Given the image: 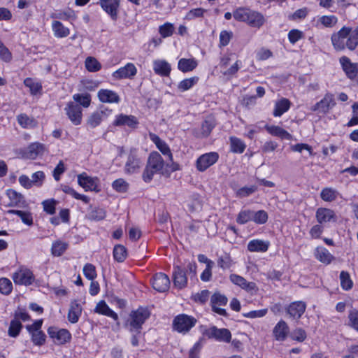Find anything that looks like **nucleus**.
Wrapping results in <instances>:
<instances>
[{
    "label": "nucleus",
    "mask_w": 358,
    "mask_h": 358,
    "mask_svg": "<svg viewBox=\"0 0 358 358\" xmlns=\"http://www.w3.org/2000/svg\"><path fill=\"white\" fill-rule=\"evenodd\" d=\"M331 42L334 49L337 52L345 49L354 51L358 46V25L355 28L343 26L340 30L331 34Z\"/></svg>",
    "instance_id": "nucleus-1"
},
{
    "label": "nucleus",
    "mask_w": 358,
    "mask_h": 358,
    "mask_svg": "<svg viewBox=\"0 0 358 358\" xmlns=\"http://www.w3.org/2000/svg\"><path fill=\"white\" fill-rule=\"evenodd\" d=\"M233 16L239 22H245L254 28H260L266 22V18L261 13L248 7H240L234 11Z\"/></svg>",
    "instance_id": "nucleus-2"
},
{
    "label": "nucleus",
    "mask_w": 358,
    "mask_h": 358,
    "mask_svg": "<svg viewBox=\"0 0 358 358\" xmlns=\"http://www.w3.org/2000/svg\"><path fill=\"white\" fill-rule=\"evenodd\" d=\"M165 163L157 152H152L148 158L147 164L142 174L144 182H150L155 174L162 173Z\"/></svg>",
    "instance_id": "nucleus-3"
},
{
    "label": "nucleus",
    "mask_w": 358,
    "mask_h": 358,
    "mask_svg": "<svg viewBox=\"0 0 358 358\" xmlns=\"http://www.w3.org/2000/svg\"><path fill=\"white\" fill-rule=\"evenodd\" d=\"M149 317L150 312L146 308L140 307L137 310L132 311L130 314L129 322L131 331L135 330L139 332L143 324Z\"/></svg>",
    "instance_id": "nucleus-4"
},
{
    "label": "nucleus",
    "mask_w": 358,
    "mask_h": 358,
    "mask_svg": "<svg viewBox=\"0 0 358 358\" xmlns=\"http://www.w3.org/2000/svg\"><path fill=\"white\" fill-rule=\"evenodd\" d=\"M196 323V320L192 316L180 314L173 321V329L179 333H187Z\"/></svg>",
    "instance_id": "nucleus-5"
},
{
    "label": "nucleus",
    "mask_w": 358,
    "mask_h": 358,
    "mask_svg": "<svg viewBox=\"0 0 358 358\" xmlns=\"http://www.w3.org/2000/svg\"><path fill=\"white\" fill-rule=\"evenodd\" d=\"M43 324V320H38L32 324L26 326V329L31 336V341L34 345L38 346L43 345L45 342V335L41 331V326Z\"/></svg>",
    "instance_id": "nucleus-6"
},
{
    "label": "nucleus",
    "mask_w": 358,
    "mask_h": 358,
    "mask_svg": "<svg viewBox=\"0 0 358 358\" xmlns=\"http://www.w3.org/2000/svg\"><path fill=\"white\" fill-rule=\"evenodd\" d=\"M203 334L208 338H213L220 342L229 343L231 339V334L229 329H218L215 326L206 329Z\"/></svg>",
    "instance_id": "nucleus-7"
},
{
    "label": "nucleus",
    "mask_w": 358,
    "mask_h": 358,
    "mask_svg": "<svg viewBox=\"0 0 358 358\" xmlns=\"http://www.w3.org/2000/svg\"><path fill=\"white\" fill-rule=\"evenodd\" d=\"M339 63L348 79L358 80V62H352L347 56H342L339 58Z\"/></svg>",
    "instance_id": "nucleus-8"
},
{
    "label": "nucleus",
    "mask_w": 358,
    "mask_h": 358,
    "mask_svg": "<svg viewBox=\"0 0 358 358\" xmlns=\"http://www.w3.org/2000/svg\"><path fill=\"white\" fill-rule=\"evenodd\" d=\"M218 158V154L215 152L203 154L197 159L196 167L199 171L203 172L215 164Z\"/></svg>",
    "instance_id": "nucleus-9"
},
{
    "label": "nucleus",
    "mask_w": 358,
    "mask_h": 358,
    "mask_svg": "<svg viewBox=\"0 0 358 358\" xmlns=\"http://www.w3.org/2000/svg\"><path fill=\"white\" fill-rule=\"evenodd\" d=\"M229 280L233 284L240 287L241 289L252 294L257 293L258 291V287L255 282H248L246 279L239 275L231 274L229 275Z\"/></svg>",
    "instance_id": "nucleus-10"
},
{
    "label": "nucleus",
    "mask_w": 358,
    "mask_h": 358,
    "mask_svg": "<svg viewBox=\"0 0 358 358\" xmlns=\"http://www.w3.org/2000/svg\"><path fill=\"white\" fill-rule=\"evenodd\" d=\"M66 113L71 122L75 125H78L82 121V108L75 102H69L64 108Z\"/></svg>",
    "instance_id": "nucleus-11"
},
{
    "label": "nucleus",
    "mask_w": 358,
    "mask_h": 358,
    "mask_svg": "<svg viewBox=\"0 0 358 358\" xmlns=\"http://www.w3.org/2000/svg\"><path fill=\"white\" fill-rule=\"evenodd\" d=\"M141 164V159L137 155L136 151L131 150L124 166V171L127 174L135 173L138 171Z\"/></svg>",
    "instance_id": "nucleus-12"
},
{
    "label": "nucleus",
    "mask_w": 358,
    "mask_h": 358,
    "mask_svg": "<svg viewBox=\"0 0 358 358\" xmlns=\"http://www.w3.org/2000/svg\"><path fill=\"white\" fill-rule=\"evenodd\" d=\"M48 334L57 344H64L69 341L71 338V335L67 329H59L55 327H49Z\"/></svg>",
    "instance_id": "nucleus-13"
},
{
    "label": "nucleus",
    "mask_w": 358,
    "mask_h": 358,
    "mask_svg": "<svg viewBox=\"0 0 358 358\" xmlns=\"http://www.w3.org/2000/svg\"><path fill=\"white\" fill-rule=\"evenodd\" d=\"M216 123L213 117H207L201 124V127L194 129V135L199 138L208 137L215 127Z\"/></svg>",
    "instance_id": "nucleus-14"
},
{
    "label": "nucleus",
    "mask_w": 358,
    "mask_h": 358,
    "mask_svg": "<svg viewBox=\"0 0 358 358\" xmlns=\"http://www.w3.org/2000/svg\"><path fill=\"white\" fill-rule=\"evenodd\" d=\"M336 105L334 95L331 93H327L323 99L316 103L313 107V111H320L323 113H327Z\"/></svg>",
    "instance_id": "nucleus-15"
},
{
    "label": "nucleus",
    "mask_w": 358,
    "mask_h": 358,
    "mask_svg": "<svg viewBox=\"0 0 358 358\" xmlns=\"http://www.w3.org/2000/svg\"><path fill=\"white\" fill-rule=\"evenodd\" d=\"M98 180L97 178L90 177L85 172L78 175V183L85 191H99L97 185Z\"/></svg>",
    "instance_id": "nucleus-16"
},
{
    "label": "nucleus",
    "mask_w": 358,
    "mask_h": 358,
    "mask_svg": "<svg viewBox=\"0 0 358 358\" xmlns=\"http://www.w3.org/2000/svg\"><path fill=\"white\" fill-rule=\"evenodd\" d=\"M170 284L169 278L163 273H156L152 278V287L159 292H166L169 289Z\"/></svg>",
    "instance_id": "nucleus-17"
},
{
    "label": "nucleus",
    "mask_w": 358,
    "mask_h": 358,
    "mask_svg": "<svg viewBox=\"0 0 358 358\" xmlns=\"http://www.w3.org/2000/svg\"><path fill=\"white\" fill-rule=\"evenodd\" d=\"M120 1V0H99L101 7L110 15L113 21L117 19Z\"/></svg>",
    "instance_id": "nucleus-18"
},
{
    "label": "nucleus",
    "mask_w": 358,
    "mask_h": 358,
    "mask_svg": "<svg viewBox=\"0 0 358 358\" xmlns=\"http://www.w3.org/2000/svg\"><path fill=\"white\" fill-rule=\"evenodd\" d=\"M306 305L303 301H297L291 303L287 308L286 312L290 317L299 320L304 313Z\"/></svg>",
    "instance_id": "nucleus-19"
},
{
    "label": "nucleus",
    "mask_w": 358,
    "mask_h": 358,
    "mask_svg": "<svg viewBox=\"0 0 358 358\" xmlns=\"http://www.w3.org/2000/svg\"><path fill=\"white\" fill-rule=\"evenodd\" d=\"M137 73L134 64L127 63L124 66L120 68L113 73V78L117 80L132 78Z\"/></svg>",
    "instance_id": "nucleus-20"
},
{
    "label": "nucleus",
    "mask_w": 358,
    "mask_h": 358,
    "mask_svg": "<svg viewBox=\"0 0 358 358\" xmlns=\"http://www.w3.org/2000/svg\"><path fill=\"white\" fill-rule=\"evenodd\" d=\"M150 140L155 144L159 150L164 155L168 156L170 161L173 160V155L166 143L162 140L157 135L153 133L149 134Z\"/></svg>",
    "instance_id": "nucleus-21"
},
{
    "label": "nucleus",
    "mask_w": 358,
    "mask_h": 358,
    "mask_svg": "<svg viewBox=\"0 0 358 358\" xmlns=\"http://www.w3.org/2000/svg\"><path fill=\"white\" fill-rule=\"evenodd\" d=\"M98 98L101 102L118 103L120 101L119 95L110 90L101 89L98 92Z\"/></svg>",
    "instance_id": "nucleus-22"
},
{
    "label": "nucleus",
    "mask_w": 358,
    "mask_h": 358,
    "mask_svg": "<svg viewBox=\"0 0 358 358\" xmlns=\"http://www.w3.org/2000/svg\"><path fill=\"white\" fill-rule=\"evenodd\" d=\"M173 278L174 286L177 288L182 289L187 285L186 272L178 266L174 267Z\"/></svg>",
    "instance_id": "nucleus-23"
},
{
    "label": "nucleus",
    "mask_w": 358,
    "mask_h": 358,
    "mask_svg": "<svg viewBox=\"0 0 358 358\" xmlns=\"http://www.w3.org/2000/svg\"><path fill=\"white\" fill-rule=\"evenodd\" d=\"M138 124V121L135 116L124 114H120L116 116V118L113 122L115 126H127L130 128H135Z\"/></svg>",
    "instance_id": "nucleus-24"
},
{
    "label": "nucleus",
    "mask_w": 358,
    "mask_h": 358,
    "mask_svg": "<svg viewBox=\"0 0 358 358\" xmlns=\"http://www.w3.org/2000/svg\"><path fill=\"white\" fill-rule=\"evenodd\" d=\"M289 327L284 320L279 321L273 329V334L276 341H284L289 333Z\"/></svg>",
    "instance_id": "nucleus-25"
},
{
    "label": "nucleus",
    "mask_w": 358,
    "mask_h": 358,
    "mask_svg": "<svg viewBox=\"0 0 358 358\" xmlns=\"http://www.w3.org/2000/svg\"><path fill=\"white\" fill-rule=\"evenodd\" d=\"M82 306L77 300H73L70 303V307L68 312V320L75 324L78 322L82 313Z\"/></svg>",
    "instance_id": "nucleus-26"
},
{
    "label": "nucleus",
    "mask_w": 358,
    "mask_h": 358,
    "mask_svg": "<svg viewBox=\"0 0 358 358\" xmlns=\"http://www.w3.org/2000/svg\"><path fill=\"white\" fill-rule=\"evenodd\" d=\"M45 179V174L43 171H36L31 176V179L24 176V188L29 189L32 186L40 187Z\"/></svg>",
    "instance_id": "nucleus-27"
},
{
    "label": "nucleus",
    "mask_w": 358,
    "mask_h": 358,
    "mask_svg": "<svg viewBox=\"0 0 358 358\" xmlns=\"http://www.w3.org/2000/svg\"><path fill=\"white\" fill-rule=\"evenodd\" d=\"M22 311L19 309L16 311L14 319L10 322L8 329V334L10 336H17L22 327Z\"/></svg>",
    "instance_id": "nucleus-28"
},
{
    "label": "nucleus",
    "mask_w": 358,
    "mask_h": 358,
    "mask_svg": "<svg viewBox=\"0 0 358 358\" xmlns=\"http://www.w3.org/2000/svg\"><path fill=\"white\" fill-rule=\"evenodd\" d=\"M315 216L317 221L320 224L336 220V215L334 210L329 208H319L316 211Z\"/></svg>",
    "instance_id": "nucleus-29"
},
{
    "label": "nucleus",
    "mask_w": 358,
    "mask_h": 358,
    "mask_svg": "<svg viewBox=\"0 0 358 358\" xmlns=\"http://www.w3.org/2000/svg\"><path fill=\"white\" fill-rule=\"evenodd\" d=\"M153 69L155 73L162 76H168L170 74L171 65L165 60L158 59L153 62Z\"/></svg>",
    "instance_id": "nucleus-30"
},
{
    "label": "nucleus",
    "mask_w": 358,
    "mask_h": 358,
    "mask_svg": "<svg viewBox=\"0 0 358 358\" xmlns=\"http://www.w3.org/2000/svg\"><path fill=\"white\" fill-rule=\"evenodd\" d=\"M269 245L267 241L255 239L248 243V250L250 252H264L268 250Z\"/></svg>",
    "instance_id": "nucleus-31"
},
{
    "label": "nucleus",
    "mask_w": 358,
    "mask_h": 358,
    "mask_svg": "<svg viewBox=\"0 0 358 358\" xmlns=\"http://www.w3.org/2000/svg\"><path fill=\"white\" fill-rule=\"evenodd\" d=\"M94 312L98 314L110 317L115 321L118 320L117 314L109 308L105 301H100L97 303L94 308Z\"/></svg>",
    "instance_id": "nucleus-32"
},
{
    "label": "nucleus",
    "mask_w": 358,
    "mask_h": 358,
    "mask_svg": "<svg viewBox=\"0 0 358 358\" xmlns=\"http://www.w3.org/2000/svg\"><path fill=\"white\" fill-rule=\"evenodd\" d=\"M24 85L29 88L30 94L33 96L42 93V84L36 78H26L24 80Z\"/></svg>",
    "instance_id": "nucleus-33"
},
{
    "label": "nucleus",
    "mask_w": 358,
    "mask_h": 358,
    "mask_svg": "<svg viewBox=\"0 0 358 358\" xmlns=\"http://www.w3.org/2000/svg\"><path fill=\"white\" fill-rule=\"evenodd\" d=\"M315 258L322 263L329 264L334 259V256L323 247H317L315 250Z\"/></svg>",
    "instance_id": "nucleus-34"
},
{
    "label": "nucleus",
    "mask_w": 358,
    "mask_h": 358,
    "mask_svg": "<svg viewBox=\"0 0 358 358\" xmlns=\"http://www.w3.org/2000/svg\"><path fill=\"white\" fill-rule=\"evenodd\" d=\"M265 129L271 135L282 139L289 140L292 138V135L289 132L278 126L266 125Z\"/></svg>",
    "instance_id": "nucleus-35"
},
{
    "label": "nucleus",
    "mask_w": 358,
    "mask_h": 358,
    "mask_svg": "<svg viewBox=\"0 0 358 358\" xmlns=\"http://www.w3.org/2000/svg\"><path fill=\"white\" fill-rule=\"evenodd\" d=\"M197 65V61L194 58H182L178 61V68L182 72L185 73L193 71Z\"/></svg>",
    "instance_id": "nucleus-36"
},
{
    "label": "nucleus",
    "mask_w": 358,
    "mask_h": 358,
    "mask_svg": "<svg viewBox=\"0 0 358 358\" xmlns=\"http://www.w3.org/2000/svg\"><path fill=\"white\" fill-rule=\"evenodd\" d=\"M290 106L291 102L287 99L282 98L275 104V108L273 113V115L275 117L281 116L289 109Z\"/></svg>",
    "instance_id": "nucleus-37"
},
{
    "label": "nucleus",
    "mask_w": 358,
    "mask_h": 358,
    "mask_svg": "<svg viewBox=\"0 0 358 358\" xmlns=\"http://www.w3.org/2000/svg\"><path fill=\"white\" fill-rule=\"evenodd\" d=\"M43 152V146L42 144L35 143L31 144L26 152H24V158H28L34 159L39 155H41Z\"/></svg>",
    "instance_id": "nucleus-38"
},
{
    "label": "nucleus",
    "mask_w": 358,
    "mask_h": 358,
    "mask_svg": "<svg viewBox=\"0 0 358 358\" xmlns=\"http://www.w3.org/2000/svg\"><path fill=\"white\" fill-rule=\"evenodd\" d=\"M52 28L55 36L57 38L66 37L70 33L69 28L64 27L59 21H53Z\"/></svg>",
    "instance_id": "nucleus-39"
},
{
    "label": "nucleus",
    "mask_w": 358,
    "mask_h": 358,
    "mask_svg": "<svg viewBox=\"0 0 358 358\" xmlns=\"http://www.w3.org/2000/svg\"><path fill=\"white\" fill-rule=\"evenodd\" d=\"M105 117L106 113L103 111H96L90 115L87 123L91 128H95L101 124Z\"/></svg>",
    "instance_id": "nucleus-40"
},
{
    "label": "nucleus",
    "mask_w": 358,
    "mask_h": 358,
    "mask_svg": "<svg viewBox=\"0 0 358 358\" xmlns=\"http://www.w3.org/2000/svg\"><path fill=\"white\" fill-rule=\"evenodd\" d=\"M338 192L334 188L331 187H325L320 192L321 199L327 202H331L335 201L338 196Z\"/></svg>",
    "instance_id": "nucleus-41"
},
{
    "label": "nucleus",
    "mask_w": 358,
    "mask_h": 358,
    "mask_svg": "<svg viewBox=\"0 0 358 358\" xmlns=\"http://www.w3.org/2000/svg\"><path fill=\"white\" fill-rule=\"evenodd\" d=\"M231 150L236 153H243L246 148L244 142L238 138L231 136L229 138Z\"/></svg>",
    "instance_id": "nucleus-42"
},
{
    "label": "nucleus",
    "mask_w": 358,
    "mask_h": 358,
    "mask_svg": "<svg viewBox=\"0 0 358 358\" xmlns=\"http://www.w3.org/2000/svg\"><path fill=\"white\" fill-rule=\"evenodd\" d=\"M73 99L75 103L84 108L89 107L91 103V95L88 93L75 94L73 96Z\"/></svg>",
    "instance_id": "nucleus-43"
},
{
    "label": "nucleus",
    "mask_w": 358,
    "mask_h": 358,
    "mask_svg": "<svg viewBox=\"0 0 358 358\" xmlns=\"http://www.w3.org/2000/svg\"><path fill=\"white\" fill-rule=\"evenodd\" d=\"M68 243L61 241H57L52 243L51 252L52 255L56 257L61 256L68 248Z\"/></svg>",
    "instance_id": "nucleus-44"
},
{
    "label": "nucleus",
    "mask_w": 358,
    "mask_h": 358,
    "mask_svg": "<svg viewBox=\"0 0 358 358\" xmlns=\"http://www.w3.org/2000/svg\"><path fill=\"white\" fill-rule=\"evenodd\" d=\"M114 259L118 262H122L127 257V249L122 245H115L113 249Z\"/></svg>",
    "instance_id": "nucleus-45"
},
{
    "label": "nucleus",
    "mask_w": 358,
    "mask_h": 358,
    "mask_svg": "<svg viewBox=\"0 0 358 358\" xmlns=\"http://www.w3.org/2000/svg\"><path fill=\"white\" fill-rule=\"evenodd\" d=\"M252 210H243L238 213L236 222L239 224H245L250 221H252Z\"/></svg>",
    "instance_id": "nucleus-46"
},
{
    "label": "nucleus",
    "mask_w": 358,
    "mask_h": 358,
    "mask_svg": "<svg viewBox=\"0 0 358 358\" xmlns=\"http://www.w3.org/2000/svg\"><path fill=\"white\" fill-rule=\"evenodd\" d=\"M175 28L172 23L166 22L159 27V33L162 38L170 37L173 35Z\"/></svg>",
    "instance_id": "nucleus-47"
},
{
    "label": "nucleus",
    "mask_w": 358,
    "mask_h": 358,
    "mask_svg": "<svg viewBox=\"0 0 358 358\" xmlns=\"http://www.w3.org/2000/svg\"><path fill=\"white\" fill-rule=\"evenodd\" d=\"M318 22L325 27L331 28L337 24L338 18L333 15H323L318 19Z\"/></svg>",
    "instance_id": "nucleus-48"
},
{
    "label": "nucleus",
    "mask_w": 358,
    "mask_h": 358,
    "mask_svg": "<svg viewBox=\"0 0 358 358\" xmlns=\"http://www.w3.org/2000/svg\"><path fill=\"white\" fill-rule=\"evenodd\" d=\"M85 67L90 72H96L100 70L101 65L96 59L88 57L85 59Z\"/></svg>",
    "instance_id": "nucleus-49"
},
{
    "label": "nucleus",
    "mask_w": 358,
    "mask_h": 358,
    "mask_svg": "<svg viewBox=\"0 0 358 358\" xmlns=\"http://www.w3.org/2000/svg\"><path fill=\"white\" fill-rule=\"evenodd\" d=\"M106 217V211L103 208H95L92 209L87 215L88 219L94 221L103 220Z\"/></svg>",
    "instance_id": "nucleus-50"
},
{
    "label": "nucleus",
    "mask_w": 358,
    "mask_h": 358,
    "mask_svg": "<svg viewBox=\"0 0 358 358\" xmlns=\"http://www.w3.org/2000/svg\"><path fill=\"white\" fill-rule=\"evenodd\" d=\"M199 80L198 77H192L182 80L178 84V89L182 92L189 90Z\"/></svg>",
    "instance_id": "nucleus-51"
},
{
    "label": "nucleus",
    "mask_w": 358,
    "mask_h": 358,
    "mask_svg": "<svg viewBox=\"0 0 358 358\" xmlns=\"http://www.w3.org/2000/svg\"><path fill=\"white\" fill-rule=\"evenodd\" d=\"M112 187L118 192H126L129 188V183L123 178H118L113 181Z\"/></svg>",
    "instance_id": "nucleus-52"
},
{
    "label": "nucleus",
    "mask_w": 358,
    "mask_h": 358,
    "mask_svg": "<svg viewBox=\"0 0 358 358\" xmlns=\"http://www.w3.org/2000/svg\"><path fill=\"white\" fill-rule=\"evenodd\" d=\"M341 285L345 290L350 289L352 287V282L350 275L346 271H341L340 273Z\"/></svg>",
    "instance_id": "nucleus-53"
},
{
    "label": "nucleus",
    "mask_w": 358,
    "mask_h": 358,
    "mask_svg": "<svg viewBox=\"0 0 358 358\" xmlns=\"http://www.w3.org/2000/svg\"><path fill=\"white\" fill-rule=\"evenodd\" d=\"M252 221L259 224H264L268 220V214L263 210L252 211Z\"/></svg>",
    "instance_id": "nucleus-54"
},
{
    "label": "nucleus",
    "mask_w": 358,
    "mask_h": 358,
    "mask_svg": "<svg viewBox=\"0 0 358 358\" xmlns=\"http://www.w3.org/2000/svg\"><path fill=\"white\" fill-rule=\"evenodd\" d=\"M11 281L6 278H0V292L4 295L9 294L12 291Z\"/></svg>",
    "instance_id": "nucleus-55"
},
{
    "label": "nucleus",
    "mask_w": 358,
    "mask_h": 358,
    "mask_svg": "<svg viewBox=\"0 0 358 358\" xmlns=\"http://www.w3.org/2000/svg\"><path fill=\"white\" fill-rule=\"evenodd\" d=\"M84 275L90 280H93L96 277L95 266L92 264H86L83 267Z\"/></svg>",
    "instance_id": "nucleus-56"
},
{
    "label": "nucleus",
    "mask_w": 358,
    "mask_h": 358,
    "mask_svg": "<svg viewBox=\"0 0 358 358\" xmlns=\"http://www.w3.org/2000/svg\"><path fill=\"white\" fill-rule=\"evenodd\" d=\"M257 189V186L243 187L236 191V196L241 198L246 197L255 192Z\"/></svg>",
    "instance_id": "nucleus-57"
},
{
    "label": "nucleus",
    "mask_w": 358,
    "mask_h": 358,
    "mask_svg": "<svg viewBox=\"0 0 358 358\" xmlns=\"http://www.w3.org/2000/svg\"><path fill=\"white\" fill-rule=\"evenodd\" d=\"M36 284L38 286L37 281L35 279V276L33 272L29 269H24V285L28 286Z\"/></svg>",
    "instance_id": "nucleus-58"
},
{
    "label": "nucleus",
    "mask_w": 358,
    "mask_h": 358,
    "mask_svg": "<svg viewBox=\"0 0 358 358\" xmlns=\"http://www.w3.org/2000/svg\"><path fill=\"white\" fill-rule=\"evenodd\" d=\"M211 303L216 306H225L227 303L228 299L220 293H215L211 296Z\"/></svg>",
    "instance_id": "nucleus-59"
},
{
    "label": "nucleus",
    "mask_w": 358,
    "mask_h": 358,
    "mask_svg": "<svg viewBox=\"0 0 358 358\" xmlns=\"http://www.w3.org/2000/svg\"><path fill=\"white\" fill-rule=\"evenodd\" d=\"M0 59L6 62H9L12 59V54L9 50L0 41Z\"/></svg>",
    "instance_id": "nucleus-60"
},
{
    "label": "nucleus",
    "mask_w": 358,
    "mask_h": 358,
    "mask_svg": "<svg viewBox=\"0 0 358 358\" xmlns=\"http://www.w3.org/2000/svg\"><path fill=\"white\" fill-rule=\"evenodd\" d=\"M218 266H220L223 269H227L231 267L232 264V261L229 255L225 254L220 257L217 261Z\"/></svg>",
    "instance_id": "nucleus-61"
},
{
    "label": "nucleus",
    "mask_w": 358,
    "mask_h": 358,
    "mask_svg": "<svg viewBox=\"0 0 358 358\" xmlns=\"http://www.w3.org/2000/svg\"><path fill=\"white\" fill-rule=\"evenodd\" d=\"M233 34L226 30L222 31L220 34V44L221 46H226L231 39Z\"/></svg>",
    "instance_id": "nucleus-62"
},
{
    "label": "nucleus",
    "mask_w": 358,
    "mask_h": 358,
    "mask_svg": "<svg viewBox=\"0 0 358 358\" xmlns=\"http://www.w3.org/2000/svg\"><path fill=\"white\" fill-rule=\"evenodd\" d=\"M202 339L197 341L192 348L190 350L189 353V358H199V352L202 348Z\"/></svg>",
    "instance_id": "nucleus-63"
},
{
    "label": "nucleus",
    "mask_w": 358,
    "mask_h": 358,
    "mask_svg": "<svg viewBox=\"0 0 358 358\" xmlns=\"http://www.w3.org/2000/svg\"><path fill=\"white\" fill-rule=\"evenodd\" d=\"M350 325L358 331V310L350 311L348 315Z\"/></svg>",
    "instance_id": "nucleus-64"
}]
</instances>
